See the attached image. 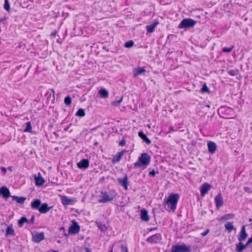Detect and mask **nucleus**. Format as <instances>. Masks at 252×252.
<instances>
[{
	"label": "nucleus",
	"instance_id": "f257e3e1",
	"mask_svg": "<svg viewBox=\"0 0 252 252\" xmlns=\"http://www.w3.org/2000/svg\"><path fill=\"white\" fill-rule=\"evenodd\" d=\"M180 198V195L177 193L170 194L167 198L164 199V202L172 212H174L177 208V204Z\"/></svg>",
	"mask_w": 252,
	"mask_h": 252
},
{
	"label": "nucleus",
	"instance_id": "f03ea898",
	"mask_svg": "<svg viewBox=\"0 0 252 252\" xmlns=\"http://www.w3.org/2000/svg\"><path fill=\"white\" fill-rule=\"evenodd\" d=\"M150 161V156L147 153H143L139 157L137 161L134 163V168H136L140 167H142L143 169H145L149 165Z\"/></svg>",
	"mask_w": 252,
	"mask_h": 252
},
{
	"label": "nucleus",
	"instance_id": "7ed1b4c3",
	"mask_svg": "<svg viewBox=\"0 0 252 252\" xmlns=\"http://www.w3.org/2000/svg\"><path fill=\"white\" fill-rule=\"evenodd\" d=\"M196 21L190 18L183 19L179 24L178 28L180 29H188L193 27Z\"/></svg>",
	"mask_w": 252,
	"mask_h": 252
},
{
	"label": "nucleus",
	"instance_id": "20e7f679",
	"mask_svg": "<svg viewBox=\"0 0 252 252\" xmlns=\"http://www.w3.org/2000/svg\"><path fill=\"white\" fill-rule=\"evenodd\" d=\"M171 252H191L189 247L187 246L185 244L174 245L171 247Z\"/></svg>",
	"mask_w": 252,
	"mask_h": 252
},
{
	"label": "nucleus",
	"instance_id": "39448f33",
	"mask_svg": "<svg viewBox=\"0 0 252 252\" xmlns=\"http://www.w3.org/2000/svg\"><path fill=\"white\" fill-rule=\"evenodd\" d=\"M233 110L230 107L225 106H220L218 109V113L222 117H225L230 115Z\"/></svg>",
	"mask_w": 252,
	"mask_h": 252
},
{
	"label": "nucleus",
	"instance_id": "423d86ee",
	"mask_svg": "<svg viewBox=\"0 0 252 252\" xmlns=\"http://www.w3.org/2000/svg\"><path fill=\"white\" fill-rule=\"evenodd\" d=\"M162 239L161 235L160 233H157L148 237L146 241L151 244H157L159 243Z\"/></svg>",
	"mask_w": 252,
	"mask_h": 252
},
{
	"label": "nucleus",
	"instance_id": "0eeeda50",
	"mask_svg": "<svg viewBox=\"0 0 252 252\" xmlns=\"http://www.w3.org/2000/svg\"><path fill=\"white\" fill-rule=\"evenodd\" d=\"M45 239L44 232H34L32 233V241L38 243Z\"/></svg>",
	"mask_w": 252,
	"mask_h": 252
},
{
	"label": "nucleus",
	"instance_id": "6e6552de",
	"mask_svg": "<svg viewBox=\"0 0 252 252\" xmlns=\"http://www.w3.org/2000/svg\"><path fill=\"white\" fill-rule=\"evenodd\" d=\"M80 229L79 225L76 221L73 220L72 225L69 228L68 232L71 234H76L79 233Z\"/></svg>",
	"mask_w": 252,
	"mask_h": 252
},
{
	"label": "nucleus",
	"instance_id": "1a4fd4ad",
	"mask_svg": "<svg viewBox=\"0 0 252 252\" xmlns=\"http://www.w3.org/2000/svg\"><path fill=\"white\" fill-rule=\"evenodd\" d=\"M101 198L98 200L99 203H106L114 199L115 197L113 195H109L107 192H101Z\"/></svg>",
	"mask_w": 252,
	"mask_h": 252
},
{
	"label": "nucleus",
	"instance_id": "9d476101",
	"mask_svg": "<svg viewBox=\"0 0 252 252\" xmlns=\"http://www.w3.org/2000/svg\"><path fill=\"white\" fill-rule=\"evenodd\" d=\"M215 201L217 208L218 209L223 206V200L222 196V194L220 193L218 194V195L215 198Z\"/></svg>",
	"mask_w": 252,
	"mask_h": 252
},
{
	"label": "nucleus",
	"instance_id": "9b49d317",
	"mask_svg": "<svg viewBox=\"0 0 252 252\" xmlns=\"http://www.w3.org/2000/svg\"><path fill=\"white\" fill-rule=\"evenodd\" d=\"M248 235L247 233L246 232V229H245V226L243 225L241 229V231L240 232V234L238 237V240L240 242H242L245 241L246 238H247Z\"/></svg>",
	"mask_w": 252,
	"mask_h": 252
},
{
	"label": "nucleus",
	"instance_id": "f8f14e48",
	"mask_svg": "<svg viewBox=\"0 0 252 252\" xmlns=\"http://www.w3.org/2000/svg\"><path fill=\"white\" fill-rule=\"evenodd\" d=\"M126 152V151L124 150L122 151L121 152L118 153L116 155L113 157V158L112 160V162L113 164L118 162L123 157L124 154Z\"/></svg>",
	"mask_w": 252,
	"mask_h": 252
},
{
	"label": "nucleus",
	"instance_id": "ddd939ff",
	"mask_svg": "<svg viewBox=\"0 0 252 252\" xmlns=\"http://www.w3.org/2000/svg\"><path fill=\"white\" fill-rule=\"evenodd\" d=\"M89 166V161L88 159H82L80 162L77 163V166L79 169H85Z\"/></svg>",
	"mask_w": 252,
	"mask_h": 252
},
{
	"label": "nucleus",
	"instance_id": "4468645a",
	"mask_svg": "<svg viewBox=\"0 0 252 252\" xmlns=\"http://www.w3.org/2000/svg\"><path fill=\"white\" fill-rule=\"evenodd\" d=\"M211 186L207 183H204L200 188V192L202 196L207 194L210 189Z\"/></svg>",
	"mask_w": 252,
	"mask_h": 252
},
{
	"label": "nucleus",
	"instance_id": "2eb2a0df",
	"mask_svg": "<svg viewBox=\"0 0 252 252\" xmlns=\"http://www.w3.org/2000/svg\"><path fill=\"white\" fill-rule=\"evenodd\" d=\"M208 150L210 153L214 154L217 150V145L213 141H209L207 143Z\"/></svg>",
	"mask_w": 252,
	"mask_h": 252
},
{
	"label": "nucleus",
	"instance_id": "dca6fc26",
	"mask_svg": "<svg viewBox=\"0 0 252 252\" xmlns=\"http://www.w3.org/2000/svg\"><path fill=\"white\" fill-rule=\"evenodd\" d=\"M0 194L4 198H8L11 196L10 195V191L9 189L6 187H2L0 189Z\"/></svg>",
	"mask_w": 252,
	"mask_h": 252
},
{
	"label": "nucleus",
	"instance_id": "f3484780",
	"mask_svg": "<svg viewBox=\"0 0 252 252\" xmlns=\"http://www.w3.org/2000/svg\"><path fill=\"white\" fill-rule=\"evenodd\" d=\"M15 235V233L13 227V225L10 224L8 225L6 229L5 237H8L9 236H14Z\"/></svg>",
	"mask_w": 252,
	"mask_h": 252
},
{
	"label": "nucleus",
	"instance_id": "a211bd4d",
	"mask_svg": "<svg viewBox=\"0 0 252 252\" xmlns=\"http://www.w3.org/2000/svg\"><path fill=\"white\" fill-rule=\"evenodd\" d=\"M141 219L142 220L147 222L150 220V217L148 215V211L145 208H143L140 211Z\"/></svg>",
	"mask_w": 252,
	"mask_h": 252
},
{
	"label": "nucleus",
	"instance_id": "6ab92c4d",
	"mask_svg": "<svg viewBox=\"0 0 252 252\" xmlns=\"http://www.w3.org/2000/svg\"><path fill=\"white\" fill-rule=\"evenodd\" d=\"M61 200L62 203L64 206L73 204V202H75L76 201V200L75 199L69 198L66 196H62Z\"/></svg>",
	"mask_w": 252,
	"mask_h": 252
},
{
	"label": "nucleus",
	"instance_id": "aec40b11",
	"mask_svg": "<svg viewBox=\"0 0 252 252\" xmlns=\"http://www.w3.org/2000/svg\"><path fill=\"white\" fill-rule=\"evenodd\" d=\"M119 183L123 186L125 189H127L128 187V178L126 175L123 178H119L118 180Z\"/></svg>",
	"mask_w": 252,
	"mask_h": 252
},
{
	"label": "nucleus",
	"instance_id": "412c9836",
	"mask_svg": "<svg viewBox=\"0 0 252 252\" xmlns=\"http://www.w3.org/2000/svg\"><path fill=\"white\" fill-rule=\"evenodd\" d=\"M38 176H34V180L35 182V185L36 186H41L45 183V180L41 176L40 173H38Z\"/></svg>",
	"mask_w": 252,
	"mask_h": 252
},
{
	"label": "nucleus",
	"instance_id": "4be33fe9",
	"mask_svg": "<svg viewBox=\"0 0 252 252\" xmlns=\"http://www.w3.org/2000/svg\"><path fill=\"white\" fill-rule=\"evenodd\" d=\"M52 208V207H48V204L45 203L43 204H41L38 211L40 213L45 214L49 211L50 209Z\"/></svg>",
	"mask_w": 252,
	"mask_h": 252
},
{
	"label": "nucleus",
	"instance_id": "5701e85b",
	"mask_svg": "<svg viewBox=\"0 0 252 252\" xmlns=\"http://www.w3.org/2000/svg\"><path fill=\"white\" fill-rule=\"evenodd\" d=\"M138 136L147 145H150L151 143V140L147 137V135L142 131L138 132Z\"/></svg>",
	"mask_w": 252,
	"mask_h": 252
},
{
	"label": "nucleus",
	"instance_id": "b1692460",
	"mask_svg": "<svg viewBox=\"0 0 252 252\" xmlns=\"http://www.w3.org/2000/svg\"><path fill=\"white\" fill-rule=\"evenodd\" d=\"M41 204V203L40 200L39 199H36L32 202L31 206L33 209L38 210Z\"/></svg>",
	"mask_w": 252,
	"mask_h": 252
},
{
	"label": "nucleus",
	"instance_id": "393cba45",
	"mask_svg": "<svg viewBox=\"0 0 252 252\" xmlns=\"http://www.w3.org/2000/svg\"><path fill=\"white\" fill-rule=\"evenodd\" d=\"M13 200H15L19 204H23L26 200V197L23 196H11Z\"/></svg>",
	"mask_w": 252,
	"mask_h": 252
},
{
	"label": "nucleus",
	"instance_id": "a878e982",
	"mask_svg": "<svg viewBox=\"0 0 252 252\" xmlns=\"http://www.w3.org/2000/svg\"><path fill=\"white\" fill-rule=\"evenodd\" d=\"M158 24V21H155L153 24L147 25L146 28L147 30V32L149 33L153 32L155 29V27Z\"/></svg>",
	"mask_w": 252,
	"mask_h": 252
},
{
	"label": "nucleus",
	"instance_id": "bb28decb",
	"mask_svg": "<svg viewBox=\"0 0 252 252\" xmlns=\"http://www.w3.org/2000/svg\"><path fill=\"white\" fill-rule=\"evenodd\" d=\"M25 223H29V220L25 217H22L18 221V225L20 227H22Z\"/></svg>",
	"mask_w": 252,
	"mask_h": 252
},
{
	"label": "nucleus",
	"instance_id": "cd10ccee",
	"mask_svg": "<svg viewBox=\"0 0 252 252\" xmlns=\"http://www.w3.org/2000/svg\"><path fill=\"white\" fill-rule=\"evenodd\" d=\"M146 72L145 69L143 67H138L134 70V76L140 75Z\"/></svg>",
	"mask_w": 252,
	"mask_h": 252
},
{
	"label": "nucleus",
	"instance_id": "c85d7f7f",
	"mask_svg": "<svg viewBox=\"0 0 252 252\" xmlns=\"http://www.w3.org/2000/svg\"><path fill=\"white\" fill-rule=\"evenodd\" d=\"M98 93L101 98H105L108 97V92L104 88H101Z\"/></svg>",
	"mask_w": 252,
	"mask_h": 252
},
{
	"label": "nucleus",
	"instance_id": "c756f323",
	"mask_svg": "<svg viewBox=\"0 0 252 252\" xmlns=\"http://www.w3.org/2000/svg\"><path fill=\"white\" fill-rule=\"evenodd\" d=\"M234 217V215L232 213L227 214L226 215H224L221 217L219 220L220 221L224 220H228L230 219H232Z\"/></svg>",
	"mask_w": 252,
	"mask_h": 252
},
{
	"label": "nucleus",
	"instance_id": "7c9ffc66",
	"mask_svg": "<svg viewBox=\"0 0 252 252\" xmlns=\"http://www.w3.org/2000/svg\"><path fill=\"white\" fill-rule=\"evenodd\" d=\"M224 226L225 229L229 232H231L234 229V226L232 222H227Z\"/></svg>",
	"mask_w": 252,
	"mask_h": 252
},
{
	"label": "nucleus",
	"instance_id": "2f4dec72",
	"mask_svg": "<svg viewBox=\"0 0 252 252\" xmlns=\"http://www.w3.org/2000/svg\"><path fill=\"white\" fill-rule=\"evenodd\" d=\"M245 249L244 244L242 243V242H240L236 245V251L237 252H242V251Z\"/></svg>",
	"mask_w": 252,
	"mask_h": 252
},
{
	"label": "nucleus",
	"instance_id": "473e14b6",
	"mask_svg": "<svg viewBox=\"0 0 252 252\" xmlns=\"http://www.w3.org/2000/svg\"><path fill=\"white\" fill-rule=\"evenodd\" d=\"M76 115L79 117H84L85 116V112L84 109L79 108L76 113Z\"/></svg>",
	"mask_w": 252,
	"mask_h": 252
},
{
	"label": "nucleus",
	"instance_id": "72a5a7b5",
	"mask_svg": "<svg viewBox=\"0 0 252 252\" xmlns=\"http://www.w3.org/2000/svg\"><path fill=\"white\" fill-rule=\"evenodd\" d=\"M64 102L67 106H70L72 102L71 97L69 95L66 96L64 98Z\"/></svg>",
	"mask_w": 252,
	"mask_h": 252
},
{
	"label": "nucleus",
	"instance_id": "f704fd0d",
	"mask_svg": "<svg viewBox=\"0 0 252 252\" xmlns=\"http://www.w3.org/2000/svg\"><path fill=\"white\" fill-rule=\"evenodd\" d=\"M26 128L24 129L25 132H31L32 130V127L31 126V122H28L26 123Z\"/></svg>",
	"mask_w": 252,
	"mask_h": 252
},
{
	"label": "nucleus",
	"instance_id": "c9c22d12",
	"mask_svg": "<svg viewBox=\"0 0 252 252\" xmlns=\"http://www.w3.org/2000/svg\"><path fill=\"white\" fill-rule=\"evenodd\" d=\"M238 72H239L238 69H236L229 70L228 71V74L229 75H230L231 76H235L238 74Z\"/></svg>",
	"mask_w": 252,
	"mask_h": 252
},
{
	"label": "nucleus",
	"instance_id": "e433bc0d",
	"mask_svg": "<svg viewBox=\"0 0 252 252\" xmlns=\"http://www.w3.org/2000/svg\"><path fill=\"white\" fill-rule=\"evenodd\" d=\"M202 93H210V91L209 90V88L208 87V86L206 85V84H204L203 85L202 88Z\"/></svg>",
	"mask_w": 252,
	"mask_h": 252
},
{
	"label": "nucleus",
	"instance_id": "4c0bfd02",
	"mask_svg": "<svg viewBox=\"0 0 252 252\" xmlns=\"http://www.w3.org/2000/svg\"><path fill=\"white\" fill-rule=\"evenodd\" d=\"M134 45V42L132 40H129L125 43V47L126 48H130Z\"/></svg>",
	"mask_w": 252,
	"mask_h": 252
},
{
	"label": "nucleus",
	"instance_id": "58836bf2",
	"mask_svg": "<svg viewBox=\"0 0 252 252\" xmlns=\"http://www.w3.org/2000/svg\"><path fill=\"white\" fill-rule=\"evenodd\" d=\"M4 8L8 12L10 11V4L8 0H4Z\"/></svg>",
	"mask_w": 252,
	"mask_h": 252
},
{
	"label": "nucleus",
	"instance_id": "ea45409f",
	"mask_svg": "<svg viewBox=\"0 0 252 252\" xmlns=\"http://www.w3.org/2000/svg\"><path fill=\"white\" fill-rule=\"evenodd\" d=\"M123 99V96L121 97L119 100L117 101H114L112 102V104L115 106H118L120 105L121 102L122 101Z\"/></svg>",
	"mask_w": 252,
	"mask_h": 252
},
{
	"label": "nucleus",
	"instance_id": "a19ab883",
	"mask_svg": "<svg viewBox=\"0 0 252 252\" xmlns=\"http://www.w3.org/2000/svg\"><path fill=\"white\" fill-rule=\"evenodd\" d=\"M233 49V46H232L230 47H224L222 48V51L223 52H227L230 53L232 51V49Z\"/></svg>",
	"mask_w": 252,
	"mask_h": 252
},
{
	"label": "nucleus",
	"instance_id": "79ce46f5",
	"mask_svg": "<svg viewBox=\"0 0 252 252\" xmlns=\"http://www.w3.org/2000/svg\"><path fill=\"white\" fill-rule=\"evenodd\" d=\"M98 227L102 231H104L106 230L105 224L100 223L99 224H98Z\"/></svg>",
	"mask_w": 252,
	"mask_h": 252
},
{
	"label": "nucleus",
	"instance_id": "37998d69",
	"mask_svg": "<svg viewBox=\"0 0 252 252\" xmlns=\"http://www.w3.org/2000/svg\"><path fill=\"white\" fill-rule=\"evenodd\" d=\"M121 252H128V249L126 246L122 245L121 247Z\"/></svg>",
	"mask_w": 252,
	"mask_h": 252
},
{
	"label": "nucleus",
	"instance_id": "c03bdc74",
	"mask_svg": "<svg viewBox=\"0 0 252 252\" xmlns=\"http://www.w3.org/2000/svg\"><path fill=\"white\" fill-rule=\"evenodd\" d=\"M126 144V141L125 139H123L119 143V146H124Z\"/></svg>",
	"mask_w": 252,
	"mask_h": 252
},
{
	"label": "nucleus",
	"instance_id": "a18cd8bd",
	"mask_svg": "<svg viewBox=\"0 0 252 252\" xmlns=\"http://www.w3.org/2000/svg\"><path fill=\"white\" fill-rule=\"evenodd\" d=\"M51 91L52 93L50 94V95H52L53 100H54L55 99V91L53 89H51Z\"/></svg>",
	"mask_w": 252,
	"mask_h": 252
},
{
	"label": "nucleus",
	"instance_id": "49530a36",
	"mask_svg": "<svg viewBox=\"0 0 252 252\" xmlns=\"http://www.w3.org/2000/svg\"><path fill=\"white\" fill-rule=\"evenodd\" d=\"M209 231H210V230L209 229H207L205 231L201 233V235L202 236H205L208 234V233L209 232Z\"/></svg>",
	"mask_w": 252,
	"mask_h": 252
},
{
	"label": "nucleus",
	"instance_id": "de8ad7c7",
	"mask_svg": "<svg viewBox=\"0 0 252 252\" xmlns=\"http://www.w3.org/2000/svg\"><path fill=\"white\" fill-rule=\"evenodd\" d=\"M156 175V172L154 170H152L149 172V176L154 177Z\"/></svg>",
	"mask_w": 252,
	"mask_h": 252
},
{
	"label": "nucleus",
	"instance_id": "09e8293b",
	"mask_svg": "<svg viewBox=\"0 0 252 252\" xmlns=\"http://www.w3.org/2000/svg\"><path fill=\"white\" fill-rule=\"evenodd\" d=\"M35 217L34 215H32L31 218V219L29 220L30 223H33L34 222Z\"/></svg>",
	"mask_w": 252,
	"mask_h": 252
},
{
	"label": "nucleus",
	"instance_id": "8fccbe9b",
	"mask_svg": "<svg viewBox=\"0 0 252 252\" xmlns=\"http://www.w3.org/2000/svg\"><path fill=\"white\" fill-rule=\"evenodd\" d=\"M158 229V227H151V228H149L148 229V230L149 231H154V230H157Z\"/></svg>",
	"mask_w": 252,
	"mask_h": 252
},
{
	"label": "nucleus",
	"instance_id": "3c124183",
	"mask_svg": "<svg viewBox=\"0 0 252 252\" xmlns=\"http://www.w3.org/2000/svg\"><path fill=\"white\" fill-rule=\"evenodd\" d=\"M0 169L4 173H5L7 171L6 168L4 167H1L0 168Z\"/></svg>",
	"mask_w": 252,
	"mask_h": 252
},
{
	"label": "nucleus",
	"instance_id": "603ef678",
	"mask_svg": "<svg viewBox=\"0 0 252 252\" xmlns=\"http://www.w3.org/2000/svg\"><path fill=\"white\" fill-rule=\"evenodd\" d=\"M244 190L245 191L250 192V189L249 187H244Z\"/></svg>",
	"mask_w": 252,
	"mask_h": 252
},
{
	"label": "nucleus",
	"instance_id": "864d4df0",
	"mask_svg": "<svg viewBox=\"0 0 252 252\" xmlns=\"http://www.w3.org/2000/svg\"><path fill=\"white\" fill-rule=\"evenodd\" d=\"M247 242L248 243V244H250L252 243V236L248 239V240L247 241Z\"/></svg>",
	"mask_w": 252,
	"mask_h": 252
},
{
	"label": "nucleus",
	"instance_id": "5fc2aeb1",
	"mask_svg": "<svg viewBox=\"0 0 252 252\" xmlns=\"http://www.w3.org/2000/svg\"><path fill=\"white\" fill-rule=\"evenodd\" d=\"M57 32L56 31L52 32L51 33V36L53 37H55L56 35Z\"/></svg>",
	"mask_w": 252,
	"mask_h": 252
},
{
	"label": "nucleus",
	"instance_id": "6e6d98bb",
	"mask_svg": "<svg viewBox=\"0 0 252 252\" xmlns=\"http://www.w3.org/2000/svg\"><path fill=\"white\" fill-rule=\"evenodd\" d=\"M169 129L170 131H176L177 130L175 129L174 127L172 126H170L169 127Z\"/></svg>",
	"mask_w": 252,
	"mask_h": 252
},
{
	"label": "nucleus",
	"instance_id": "4d7b16f0",
	"mask_svg": "<svg viewBox=\"0 0 252 252\" xmlns=\"http://www.w3.org/2000/svg\"><path fill=\"white\" fill-rule=\"evenodd\" d=\"M249 245H250V244H248V243L247 242L246 244H244V246L245 248L246 249Z\"/></svg>",
	"mask_w": 252,
	"mask_h": 252
},
{
	"label": "nucleus",
	"instance_id": "13d9d810",
	"mask_svg": "<svg viewBox=\"0 0 252 252\" xmlns=\"http://www.w3.org/2000/svg\"><path fill=\"white\" fill-rule=\"evenodd\" d=\"M5 18H1L0 20V22H2V21H3L4 20H5Z\"/></svg>",
	"mask_w": 252,
	"mask_h": 252
},
{
	"label": "nucleus",
	"instance_id": "bf43d9fd",
	"mask_svg": "<svg viewBox=\"0 0 252 252\" xmlns=\"http://www.w3.org/2000/svg\"><path fill=\"white\" fill-rule=\"evenodd\" d=\"M68 127H66V128H65L64 129V131H67V130H68Z\"/></svg>",
	"mask_w": 252,
	"mask_h": 252
},
{
	"label": "nucleus",
	"instance_id": "052dcab7",
	"mask_svg": "<svg viewBox=\"0 0 252 252\" xmlns=\"http://www.w3.org/2000/svg\"><path fill=\"white\" fill-rule=\"evenodd\" d=\"M60 229H61V230H64V227H62L60 228Z\"/></svg>",
	"mask_w": 252,
	"mask_h": 252
},
{
	"label": "nucleus",
	"instance_id": "680f3d73",
	"mask_svg": "<svg viewBox=\"0 0 252 252\" xmlns=\"http://www.w3.org/2000/svg\"><path fill=\"white\" fill-rule=\"evenodd\" d=\"M249 221L250 222H252V219H250L249 220Z\"/></svg>",
	"mask_w": 252,
	"mask_h": 252
},
{
	"label": "nucleus",
	"instance_id": "e2e57ef3",
	"mask_svg": "<svg viewBox=\"0 0 252 252\" xmlns=\"http://www.w3.org/2000/svg\"><path fill=\"white\" fill-rule=\"evenodd\" d=\"M87 252H90L89 251V249H87Z\"/></svg>",
	"mask_w": 252,
	"mask_h": 252
},
{
	"label": "nucleus",
	"instance_id": "0e129e2a",
	"mask_svg": "<svg viewBox=\"0 0 252 252\" xmlns=\"http://www.w3.org/2000/svg\"><path fill=\"white\" fill-rule=\"evenodd\" d=\"M205 213H206V212H204V213H202V214L203 215L205 214Z\"/></svg>",
	"mask_w": 252,
	"mask_h": 252
},
{
	"label": "nucleus",
	"instance_id": "69168bd1",
	"mask_svg": "<svg viewBox=\"0 0 252 252\" xmlns=\"http://www.w3.org/2000/svg\"><path fill=\"white\" fill-rule=\"evenodd\" d=\"M205 213H206V212H204V213H202V214L203 215L205 214Z\"/></svg>",
	"mask_w": 252,
	"mask_h": 252
},
{
	"label": "nucleus",
	"instance_id": "338daca9",
	"mask_svg": "<svg viewBox=\"0 0 252 252\" xmlns=\"http://www.w3.org/2000/svg\"><path fill=\"white\" fill-rule=\"evenodd\" d=\"M251 227L252 228V223L251 224Z\"/></svg>",
	"mask_w": 252,
	"mask_h": 252
},
{
	"label": "nucleus",
	"instance_id": "774afa93",
	"mask_svg": "<svg viewBox=\"0 0 252 252\" xmlns=\"http://www.w3.org/2000/svg\"><path fill=\"white\" fill-rule=\"evenodd\" d=\"M109 252H113V251H112V250H111V251H110Z\"/></svg>",
	"mask_w": 252,
	"mask_h": 252
}]
</instances>
